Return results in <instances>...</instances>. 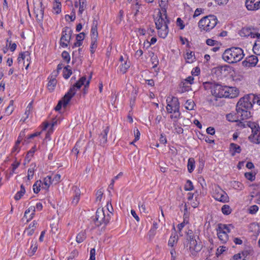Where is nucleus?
Returning <instances> with one entry per match:
<instances>
[{
    "mask_svg": "<svg viewBox=\"0 0 260 260\" xmlns=\"http://www.w3.org/2000/svg\"><path fill=\"white\" fill-rule=\"evenodd\" d=\"M255 96L248 94L241 98L237 104V114L242 119H247L251 116L250 110L255 104Z\"/></svg>",
    "mask_w": 260,
    "mask_h": 260,
    "instance_id": "obj_1",
    "label": "nucleus"
},
{
    "mask_svg": "<svg viewBox=\"0 0 260 260\" xmlns=\"http://www.w3.org/2000/svg\"><path fill=\"white\" fill-rule=\"evenodd\" d=\"M244 54L239 47H231L226 49L222 54L223 59L229 63H234L241 60Z\"/></svg>",
    "mask_w": 260,
    "mask_h": 260,
    "instance_id": "obj_2",
    "label": "nucleus"
},
{
    "mask_svg": "<svg viewBox=\"0 0 260 260\" xmlns=\"http://www.w3.org/2000/svg\"><path fill=\"white\" fill-rule=\"evenodd\" d=\"M205 88L211 89L212 94L216 98H228L229 88L226 86H222L221 84L214 82H206L204 83Z\"/></svg>",
    "mask_w": 260,
    "mask_h": 260,
    "instance_id": "obj_3",
    "label": "nucleus"
},
{
    "mask_svg": "<svg viewBox=\"0 0 260 260\" xmlns=\"http://www.w3.org/2000/svg\"><path fill=\"white\" fill-rule=\"evenodd\" d=\"M217 23V19L215 16L209 15L204 17L199 22V27L206 31L213 29Z\"/></svg>",
    "mask_w": 260,
    "mask_h": 260,
    "instance_id": "obj_4",
    "label": "nucleus"
},
{
    "mask_svg": "<svg viewBox=\"0 0 260 260\" xmlns=\"http://www.w3.org/2000/svg\"><path fill=\"white\" fill-rule=\"evenodd\" d=\"M247 126L251 129L252 134L249 137V139L251 142L255 144L260 143V128L259 125L255 122L246 121L243 126Z\"/></svg>",
    "mask_w": 260,
    "mask_h": 260,
    "instance_id": "obj_5",
    "label": "nucleus"
},
{
    "mask_svg": "<svg viewBox=\"0 0 260 260\" xmlns=\"http://www.w3.org/2000/svg\"><path fill=\"white\" fill-rule=\"evenodd\" d=\"M110 218L111 216L109 214L105 215L103 209L98 208L94 219V223L97 226H100L102 224L106 225L109 223Z\"/></svg>",
    "mask_w": 260,
    "mask_h": 260,
    "instance_id": "obj_6",
    "label": "nucleus"
},
{
    "mask_svg": "<svg viewBox=\"0 0 260 260\" xmlns=\"http://www.w3.org/2000/svg\"><path fill=\"white\" fill-rule=\"evenodd\" d=\"M230 232V229L229 226L222 223L218 224V228L217 229V233L218 238L222 243H225L228 239L229 236L228 233Z\"/></svg>",
    "mask_w": 260,
    "mask_h": 260,
    "instance_id": "obj_7",
    "label": "nucleus"
},
{
    "mask_svg": "<svg viewBox=\"0 0 260 260\" xmlns=\"http://www.w3.org/2000/svg\"><path fill=\"white\" fill-rule=\"evenodd\" d=\"M83 84L79 80L70 87L68 92L63 96V106L66 107L68 105L71 99L75 94L77 89H79Z\"/></svg>",
    "mask_w": 260,
    "mask_h": 260,
    "instance_id": "obj_8",
    "label": "nucleus"
},
{
    "mask_svg": "<svg viewBox=\"0 0 260 260\" xmlns=\"http://www.w3.org/2000/svg\"><path fill=\"white\" fill-rule=\"evenodd\" d=\"M213 197L216 200L222 203H226L229 201V198L227 193L218 187L215 188Z\"/></svg>",
    "mask_w": 260,
    "mask_h": 260,
    "instance_id": "obj_9",
    "label": "nucleus"
},
{
    "mask_svg": "<svg viewBox=\"0 0 260 260\" xmlns=\"http://www.w3.org/2000/svg\"><path fill=\"white\" fill-rule=\"evenodd\" d=\"M239 35L242 37H247L250 36L251 38H259L260 34L256 32L253 28L243 27L239 32Z\"/></svg>",
    "mask_w": 260,
    "mask_h": 260,
    "instance_id": "obj_10",
    "label": "nucleus"
},
{
    "mask_svg": "<svg viewBox=\"0 0 260 260\" xmlns=\"http://www.w3.org/2000/svg\"><path fill=\"white\" fill-rule=\"evenodd\" d=\"M189 250L192 255H195L199 252L202 247L201 242L197 241L196 239L188 242Z\"/></svg>",
    "mask_w": 260,
    "mask_h": 260,
    "instance_id": "obj_11",
    "label": "nucleus"
},
{
    "mask_svg": "<svg viewBox=\"0 0 260 260\" xmlns=\"http://www.w3.org/2000/svg\"><path fill=\"white\" fill-rule=\"evenodd\" d=\"M162 14V12L161 13V11H159L158 12L157 16L154 19L157 29L162 28L164 25L168 24V23H169V20L167 19V17L166 18L165 15H164L165 18L163 17Z\"/></svg>",
    "mask_w": 260,
    "mask_h": 260,
    "instance_id": "obj_12",
    "label": "nucleus"
},
{
    "mask_svg": "<svg viewBox=\"0 0 260 260\" xmlns=\"http://www.w3.org/2000/svg\"><path fill=\"white\" fill-rule=\"evenodd\" d=\"M257 62V57L255 55H251L247 57L246 60L242 62V64L246 67H253L256 65Z\"/></svg>",
    "mask_w": 260,
    "mask_h": 260,
    "instance_id": "obj_13",
    "label": "nucleus"
},
{
    "mask_svg": "<svg viewBox=\"0 0 260 260\" xmlns=\"http://www.w3.org/2000/svg\"><path fill=\"white\" fill-rule=\"evenodd\" d=\"M98 21L95 18L93 20L91 28V39L92 40H97L98 38Z\"/></svg>",
    "mask_w": 260,
    "mask_h": 260,
    "instance_id": "obj_14",
    "label": "nucleus"
},
{
    "mask_svg": "<svg viewBox=\"0 0 260 260\" xmlns=\"http://www.w3.org/2000/svg\"><path fill=\"white\" fill-rule=\"evenodd\" d=\"M72 36V30L68 27H66L62 32V36L60 41H64L69 43L71 40Z\"/></svg>",
    "mask_w": 260,
    "mask_h": 260,
    "instance_id": "obj_15",
    "label": "nucleus"
},
{
    "mask_svg": "<svg viewBox=\"0 0 260 260\" xmlns=\"http://www.w3.org/2000/svg\"><path fill=\"white\" fill-rule=\"evenodd\" d=\"M42 5V3L40 2L38 7L37 8L35 7L34 8V12L36 14V17L39 21L42 20L44 15V8H43Z\"/></svg>",
    "mask_w": 260,
    "mask_h": 260,
    "instance_id": "obj_16",
    "label": "nucleus"
},
{
    "mask_svg": "<svg viewBox=\"0 0 260 260\" xmlns=\"http://www.w3.org/2000/svg\"><path fill=\"white\" fill-rule=\"evenodd\" d=\"M35 212V207L34 206L30 207L25 211L23 218H26V221L28 222L33 218Z\"/></svg>",
    "mask_w": 260,
    "mask_h": 260,
    "instance_id": "obj_17",
    "label": "nucleus"
},
{
    "mask_svg": "<svg viewBox=\"0 0 260 260\" xmlns=\"http://www.w3.org/2000/svg\"><path fill=\"white\" fill-rule=\"evenodd\" d=\"M109 131V127L107 126L100 136V142L101 145H105L107 141V135Z\"/></svg>",
    "mask_w": 260,
    "mask_h": 260,
    "instance_id": "obj_18",
    "label": "nucleus"
},
{
    "mask_svg": "<svg viewBox=\"0 0 260 260\" xmlns=\"http://www.w3.org/2000/svg\"><path fill=\"white\" fill-rule=\"evenodd\" d=\"M21 59L24 61V63L29 62L30 59V53L28 51L20 53L17 60L18 62H20Z\"/></svg>",
    "mask_w": 260,
    "mask_h": 260,
    "instance_id": "obj_19",
    "label": "nucleus"
},
{
    "mask_svg": "<svg viewBox=\"0 0 260 260\" xmlns=\"http://www.w3.org/2000/svg\"><path fill=\"white\" fill-rule=\"evenodd\" d=\"M42 188L45 190H48L50 185L52 183L51 177L50 176H47L45 177L43 180V182H42Z\"/></svg>",
    "mask_w": 260,
    "mask_h": 260,
    "instance_id": "obj_20",
    "label": "nucleus"
},
{
    "mask_svg": "<svg viewBox=\"0 0 260 260\" xmlns=\"http://www.w3.org/2000/svg\"><path fill=\"white\" fill-rule=\"evenodd\" d=\"M157 30L158 36L162 38H165L169 32L168 24L164 25L162 28Z\"/></svg>",
    "mask_w": 260,
    "mask_h": 260,
    "instance_id": "obj_21",
    "label": "nucleus"
},
{
    "mask_svg": "<svg viewBox=\"0 0 260 260\" xmlns=\"http://www.w3.org/2000/svg\"><path fill=\"white\" fill-rule=\"evenodd\" d=\"M175 100H176V103H174V115H172L171 117L172 118L173 117H174L175 119H177L179 118L180 113L179 112V103L178 102L177 99L174 98Z\"/></svg>",
    "mask_w": 260,
    "mask_h": 260,
    "instance_id": "obj_22",
    "label": "nucleus"
},
{
    "mask_svg": "<svg viewBox=\"0 0 260 260\" xmlns=\"http://www.w3.org/2000/svg\"><path fill=\"white\" fill-rule=\"evenodd\" d=\"M230 151L232 152V155H235L236 153H239L241 151V148L240 146L235 143H231L230 147Z\"/></svg>",
    "mask_w": 260,
    "mask_h": 260,
    "instance_id": "obj_23",
    "label": "nucleus"
},
{
    "mask_svg": "<svg viewBox=\"0 0 260 260\" xmlns=\"http://www.w3.org/2000/svg\"><path fill=\"white\" fill-rule=\"evenodd\" d=\"M159 6L161 9V11L162 13H164V15L166 16V18H167V0H158Z\"/></svg>",
    "mask_w": 260,
    "mask_h": 260,
    "instance_id": "obj_24",
    "label": "nucleus"
},
{
    "mask_svg": "<svg viewBox=\"0 0 260 260\" xmlns=\"http://www.w3.org/2000/svg\"><path fill=\"white\" fill-rule=\"evenodd\" d=\"M253 51L256 55H260V37L257 38L253 46Z\"/></svg>",
    "mask_w": 260,
    "mask_h": 260,
    "instance_id": "obj_25",
    "label": "nucleus"
},
{
    "mask_svg": "<svg viewBox=\"0 0 260 260\" xmlns=\"http://www.w3.org/2000/svg\"><path fill=\"white\" fill-rule=\"evenodd\" d=\"M227 87L229 88V90H228V94H229L228 98H233L238 94V91L236 88L229 86H227Z\"/></svg>",
    "mask_w": 260,
    "mask_h": 260,
    "instance_id": "obj_26",
    "label": "nucleus"
},
{
    "mask_svg": "<svg viewBox=\"0 0 260 260\" xmlns=\"http://www.w3.org/2000/svg\"><path fill=\"white\" fill-rule=\"evenodd\" d=\"M42 185V181L37 180L33 185L34 192L36 193H38L40 191L41 187Z\"/></svg>",
    "mask_w": 260,
    "mask_h": 260,
    "instance_id": "obj_27",
    "label": "nucleus"
},
{
    "mask_svg": "<svg viewBox=\"0 0 260 260\" xmlns=\"http://www.w3.org/2000/svg\"><path fill=\"white\" fill-rule=\"evenodd\" d=\"M194 160L193 158H189L188 160L187 169L189 173H191L194 168Z\"/></svg>",
    "mask_w": 260,
    "mask_h": 260,
    "instance_id": "obj_28",
    "label": "nucleus"
},
{
    "mask_svg": "<svg viewBox=\"0 0 260 260\" xmlns=\"http://www.w3.org/2000/svg\"><path fill=\"white\" fill-rule=\"evenodd\" d=\"M86 238V233L84 231L79 233L76 237V241L80 243L82 242Z\"/></svg>",
    "mask_w": 260,
    "mask_h": 260,
    "instance_id": "obj_29",
    "label": "nucleus"
},
{
    "mask_svg": "<svg viewBox=\"0 0 260 260\" xmlns=\"http://www.w3.org/2000/svg\"><path fill=\"white\" fill-rule=\"evenodd\" d=\"M79 14H82L83 12L86 8V0H79Z\"/></svg>",
    "mask_w": 260,
    "mask_h": 260,
    "instance_id": "obj_30",
    "label": "nucleus"
},
{
    "mask_svg": "<svg viewBox=\"0 0 260 260\" xmlns=\"http://www.w3.org/2000/svg\"><path fill=\"white\" fill-rule=\"evenodd\" d=\"M61 5L58 0H54L53 9L56 14H59L61 12Z\"/></svg>",
    "mask_w": 260,
    "mask_h": 260,
    "instance_id": "obj_31",
    "label": "nucleus"
},
{
    "mask_svg": "<svg viewBox=\"0 0 260 260\" xmlns=\"http://www.w3.org/2000/svg\"><path fill=\"white\" fill-rule=\"evenodd\" d=\"M57 81L55 78L51 79L48 84V88L50 91L54 90V87L56 84Z\"/></svg>",
    "mask_w": 260,
    "mask_h": 260,
    "instance_id": "obj_32",
    "label": "nucleus"
},
{
    "mask_svg": "<svg viewBox=\"0 0 260 260\" xmlns=\"http://www.w3.org/2000/svg\"><path fill=\"white\" fill-rule=\"evenodd\" d=\"M195 104L192 100H187L185 103V108L188 110H192L195 106Z\"/></svg>",
    "mask_w": 260,
    "mask_h": 260,
    "instance_id": "obj_33",
    "label": "nucleus"
},
{
    "mask_svg": "<svg viewBox=\"0 0 260 260\" xmlns=\"http://www.w3.org/2000/svg\"><path fill=\"white\" fill-rule=\"evenodd\" d=\"M32 110V101L30 103H29V104L28 105V106H27V107L26 108V110H25V114H24L26 115V117L23 120V122H24L25 121L26 119H27L30 113V112H31Z\"/></svg>",
    "mask_w": 260,
    "mask_h": 260,
    "instance_id": "obj_34",
    "label": "nucleus"
},
{
    "mask_svg": "<svg viewBox=\"0 0 260 260\" xmlns=\"http://www.w3.org/2000/svg\"><path fill=\"white\" fill-rule=\"evenodd\" d=\"M13 104V100H11L9 106L7 107L5 111V112L8 115H10V114H11L13 111H14Z\"/></svg>",
    "mask_w": 260,
    "mask_h": 260,
    "instance_id": "obj_35",
    "label": "nucleus"
},
{
    "mask_svg": "<svg viewBox=\"0 0 260 260\" xmlns=\"http://www.w3.org/2000/svg\"><path fill=\"white\" fill-rule=\"evenodd\" d=\"M178 241V236H171L168 242V245L170 246L173 247Z\"/></svg>",
    "mask_w": 260,
    "mask_h": 260,
    "instance_id": "obj_36",
    "label": "nucleus"
},
{
    "mask_svg": "<svg viewBox=\"0 0 260 260\" xmlns=\"http://www.w3.org/2000/svg\"><path fill=\"white\" fill-rule=\"evenodd\" d=\"M221 211L225 215H229L231 213L232 209L229 205H224L221 208Z\"/></svg>",
    "mask_w": 260,
    "mask_h": 260,
    "instance_id": "obj_37",
    "label": "nucleus"
},
{
    "mask_svg": "<svg viewBox=\"0 0 260 260\" xmlns=\"http://www.w3.org/2000/svg\"><path fill=\"white\" fill-rule=\"evenodd\" d=\"M130 67V62H127L126 61L121 65V66L120 68V71L121 72H122L123 74L126 73L127 71V70Z\"/></svg>",
    "mask_w": 260,
    "mask_h": 260,
    "instance_id": "obj_38",
    "label": "nucleus"
},
{
    "mask_svg": "<svg viewBox=\"0 0 260 260\" xmlns=\"http://www.w3.org/2000/svg\"><path fill=\"white\" fill-rule=\"evenodd\" d=\"M196 239L195 237L194 236V234L192 230H188L186 232V240L189 242L191 240H193Z\"/></svg>",
    "mask_w": 260,
    "mask_h": 260,
    "instance_id": "obj_39",
    "label": "nucleus"
},
{
    "mask_svg": "<svg viewBox=\"0 0 260 260\" xmlns=\"http://www.w3.org/2000/svg\"><path fill=\"white\" fill-rule=\"evenodd\" d=\"M250 10L251 11H254L257 10L258 9L260 8V0H256L255 2H254V4L253 6L250 5Z\"/></svg>",
    "mask_w": 260,
    "mask_h": 260,
    "instance_id": "obj_40",
    "label": "nucleus"
},
{
    "mask_svg": "<svg viewBox=\"0 0 260 260\" xmlns=\"http://www.w3.org/2000/svg\"><path fill=\"white\" fill-rule=\"evenodd\" d=\"M184 189L185 190H192L193 189V186L191 181L187 180L185 184Z\"/></svg>",
    "mask_w": 260,
    "mask_h": 260,
    "instance_id": "obj_41",
    "label": "nucleus"
},
{
    "mask_svg": "<svg viewBox=\"0 0 260 260\" xmlns=\"http://www.w3.org/2000/svg\"><path fill=\"white\" fill-rule=\"evenodd\" d=\"M61 56L63 60L66 61L67 63H69L70 61V56L69 53L66 51H64L62 52L61 54Z\"/></svg>",
    "mask_w": 260,
    "mask_h": 260,
    "instance_id": "obj_42",
    "label": "nucleus"
},
{
    "mask_svg": "<svg viewBox=\"0 0 260 260\" xmlns=\"http://www.w3.org/2000/svg\"><path fill=\"white\" fill-rule=\"evenodd\" d=\"M82 144V143L80 141H78L73 149H72V151L75 152L76 155V156L77 157V155L79 152V148L81 147V145Z\"/></svg>",
    "mask_w": 260,
    "mask_h": 260,
    "instance_id": "obj_43",
    "label": "nucleus"
},
{
    "mask_svg": "<svg viewBox=\"0 0 260 260\" xmlns=\"http://www.w3.org/2000/svg\"><path fill=\"white\" fill-rule=\"evenodd\" d=\"M97 47V40H91V46H90V52L91 53H93L95 51V49Z\"/></svg>",
    "mask_w": 260,
    "mask_h": 260,
    "instance_id": "obj_44",
    "label": "nucleus"
},
{
    "mask_svg": "<svg viewBox=\"0 0 260 260\" xmlns=\"http://www.w3.org/2000/svg\"><path fill=\"white\" fill-rule=\"evenodd\" d=\"M156 231L154 230L153 229H151L149 230V231L148 233V236L149 238V240L150 241H151L153 239L154 236L156 234Z\"/></svg>",
    "mask_w": 260,
    "mask_h": 260,
    "instance_id": "obj_45",
    "label": "nucleus"
},
{
    "mask_svg": "<svg viewBox=\"0 0 260 260\" xmlns=\"http://www.w3.org/2000/svg\"><path fill=\"white\" fill-rule=\"evenodd\" d=\"M194 53L193 52H187L186 54V59L188 60V62H192L193 59L192 57L194 56Z\"/></svg>",
    "mask_w": 260,
    "mask_h": 260,
    "instance_id": "obj_46",
    "label": "nucleus"
},
{
    "mask_svg": "<svg viewBox=\"0 0 260 260\" xmlns=\"http://www.w3.org/2000/svg\"><path fill=\"white\" fill-rule=\"evenodd\" d=\"M63 103H64V101H63V97L62 99L58 102L57 105L56 106V107L55 108V110L56 111H59L60 110L62 106H63V107L65 108L67 107V106L66 107H64Z\"/></svg>",
    "mask_w": 260,
    "mask_h": 260,
    "instance_id": "obj_47",
    "label": "nucleus"
},
{
    "mask_svg": "<svg viewBox=\"0 0 260 260\" xmlns=\"http://www.w3.org/2000/svg\"><path fill=\"white\" fill-rule=\"evenodd\" d=\"M193 80H194V78H193V77H192V76H189L188 77H187V78L185 80V81L182 82V84H183V87H186V86L185 85V84H186V83H189V84H192V83H193Z\"/></svg>",
    "mask_w": 260,
    "mask_h": 260,
    "instance_id": "obj_48",
    "label": "nucleus"
},
{
    "mask_svg": "<svg viewBox=\"0 0 260 260\" xmlns=\"http://www.w3.org/2000/svg\"><path fill=\"white\" fill-rule=\"evenodd\" d=\"M245 177L250 181H253L255 179V175L252 173L247 172L245 173Z\"/></svg>",
    "mask_w": 260,
    "mask_h": 260,
    "instance_id": "obj_49",
    "label": "nucleus"
},
{
    "mask_svg": "<svg viewBox=\"0 0 260 260\" xmlns=\"http://www.w3.org/2000/svg\"><path fill=\"white\" fill-rule=\"evenodd\" d=\"M103 195V191L102 189L98 190L96 193V201H101Z\"/></svg>",
    "mask_w": 260,
    "mask_h": 260,
    "instance_id": "obj_50",
    "label": "nucleus"
},
{
    "mask_svg": "<svg viewBox=\"0 0 260 260\" xmlns=\"http://www.w3.org/2000/svg\"><path fill=\"white\" fill-rule=\"evenodd\" d=\"M79 199L80 193L77 192L72 200V204L74 205H76L79 201Z\"/></svg>",
    "mask_w": 260,
    "mask_h": 260,
    "instance_id": "obj_51",
    "label": "nucleus"
},
{
    "mask_svg": "<svg viewBox=\"0 0 260 260\" xmlns=\"http://www.w3.org/2000/svg\"><path fill=\"white\" fill-rule=\"evenodd\" d=\"M134 132L135 135V141H137L140 139V133L136 127L134 128Z\"/></svg>",
    "mask_w": 260,
    "mask_h": 260,
    "instance_id": "obj_52",
    "label": "nucleus"
},
{
    "mask_svg": "<svg viewBox=\"0 0 260 260\" xmlns=\"http://www.w3.org/2000/svg\"><path fill=\"white\" fill-rule=\"evenodd\" d=\"M35 231V228L29 229L27 228L24 232V234L27 236H31L32 235Z\"/></svg>",
    "mask_w": 260,
    "mask_h": 260,
    "instance_id": "obj_53",
    "label": "nucleus"
},
{
    "mask_svg": "<svg viewBox=\"0 0 260 260\" xmlns=\"http://www.w3.org/2000/svg\"><path fill=\"white\" fill-rule=\"evenodd\" d=\"M34 173V168H29L28 170V174H27V179L28 180H30L32 178Z\"/></svg>",
    "mask_w": 260,
    "mask_h": 260,
    "instance_id": "obj_54",
    "label": "nucleus"
},
{
    "mask_svg": "<svg viewBox=\"0 0 260 260\" xmlns=\"http://www.w3.org/2000/svg\"><path fill=\"white\" fill-rule=\"evenodd\" d=\"M226 117L227 120L229 121L234 122L237 121L236 116L233 115L232 114H228L226 115Z\"/></svg>",
    "mask_w": 260,
    "mask_h": 260,
    "instance_id": "obj_55",
    "label": "nucleus"
},
{
    "mask_svg": "<svg viewBox=\"0 0 260 260\" xmlns=\"http://www.w3.org/2000/svg\"><path fill=\"white\" fill-rule=\"evenodd\" d=\"M258 209V207L256 205H253L249 208V213L251 214H255Z\"/></svg>",
    "mask_w": 260,
    "mask_h": 260,
    "instance_id": "obj_56",
    "label": "nucleus"
},
{
    "mask_svg": "<svg viewBox=\"0 0 260 260\" xmlns=\"http://www.w3.org/2000/svg\"><path fill=\"white\" fill-rule=\"evenodd\" d=\"M177 24L180 27V29H183L184 28L183 22L180 18H178L177 19Z\"/></svg>",
    "mask_w": 260,
    "mask_h": 260,
    "instance_id": "obj_57",
    "label": "nucleus"
},
{
    "mask_svg": "<svg viewBox=\"0 0 260 260\" xmlns=\"http://www.w3.org/2000/svg\"><path fill=\"white\" fill-rule=\"evenodd\" d=\"M75 17H75V14L74 12H73V14H71V15H66L65 16V19L67 21L69 20H70L71 21H73L75 20Z\"/></svg>",
    "mask_w": 260,
    "mask_h": 260,
    "instance_id": "obj_58",
    "label": "nucleus"
},
{
    "mask_svg": "<svg viewBox=\"0 0 260 260\" xmlns=\"http://www.w3.org/2000/svg\"><path fill=\"white\" fill-rule=\"evenodd\" d=\"M24 192L22 191H18L15 196L14 198L16 200H19L24 194Z\"/></svg>",
    "mask_w": 260,
    "mask_h": 260,
    "instance_id": "obj_59",
    "label": "nucleus"
},
{
    "mask_svg": "<svg viewBox=\"0 0 260 260\" xmlns=\"http://www.w3.org/2000/svg\"><path fill=\"white\" fill-rule=\"evenodd\" d=\"M84 37H85V34L83 32H81L79 34H78L77 35L76 40L80 41L82 42L84 40Z\"/></svg>",
    "mask_w": 260,
    "mask_h": 260,
    "instance_id": "obj_60",
    "label": "nucleus"
},
{
    "mask_svg": "<svg viewBox=\"0 0 260 260\" xmlns=\"http://www.w3.org/2000/svg\"><path fill=\"white\" fill-rule=\"evenodd\" d=\"M35 151V148H32L31 150H30L29 152H28V153L26 156L25 159H27L28 161H29L30 157L32 156L33 153H34Z\"/></svg>",
    "mask_w": 260,
    "mask_h": 260,
    "instance_id": "obj_61",
    "label": "nucleus"
},
{
    "mask_svg": "<svg viewBox=\"0 0 260 260\" xmlns=\"http://www.w3.org/2000/svg\"><path fill=\"white\" fill-rule=\"evenodd\" d=\"M188 222V221H186L184 219L182 222L178 225L177 227L179 229V233L181 232V230L184 227L185 225L187 224Z\"/></svg>",
    "mask_w": 260,
    "mask_h": 260,
    "instance_id": "obj_62",
    "label": "nucleus"
},
{
    "mask_svg": "<svg viewBox=\"0 0 260 260\" xmlns=\"http://www.w3.org/2000/svg\"><path fill=\"white\" fill-rule=\"evenodd\" d=\"M72 72L71 70H66V71H63V77L65 79H68L70 76L72 75Z\"/></svg>",
    "mask_w": 260,
    "mask_h": 260,
    "instance_id": "obj_63",
    "label": "nucleus"
},
{
    "mask_svg": "<svg viewBox=\"0 0 260 260\" xmlns=\"http://www.w3.org/2000/svg\"><path fill=\"white\" fill-rule=\"evenodd\" d=\"M90 260H95V250L94 248H92L91 250H90Z\"/></svg>",
    "mask_w": 260,
    "mask_h": 260,
    "instance_id": "obj_64",
    "label": "nucleus"
}]
</instances>
